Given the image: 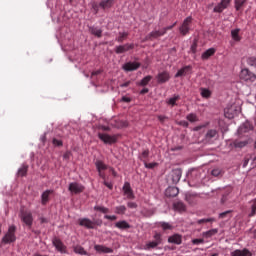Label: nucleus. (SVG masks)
Wrapping results in <instances>:
<instances>
[{
    "label": "nucleus",
    "mask_w": 256,
    "mask_h": 256,
    "mask_svg": "<svg viewBox=\"0 0 256 256\" xmlns=\"http://www.w3.org/2000/svg\"><path fill=\"white\" fill-rule=\"evenodd\" d=\"M17 233V226L11 225L8 228V231L3 236L1 240L2 245H11V243H15L17 241V236L15 235Z\"/></svg>",
    "instance_id": "f257e3e1"
},
{
    "label": "nucleus",
    "mask_w": 256,
    "mask_h": 256,
    "mask_svg": "<svg viewBox=\"0 0 256 256\" xmlns=\"http://www.w3.org/2000/svg\"><path fill=\"white\" fill-rule=\"evenodd\" d=\"M240 79L246 83H255L256 75L249 68H244L240 72Z\"/></svg>",
    "instance_id": "f03ea898"
},
{
    "label": "nucleus",
    "mask_w": 256,
    "mask_h": 256,
    "mask_svg": "<svg viewBox=\"0 0 256 256\" xmlns=\"http://www.w3.org/2000/svg\"><path fill=\"white\" fill-rule=\"evenodd\" d=\"M163 243V238L161 237V233H155L154 234V241H150L146 243L144 249L146 251H149L151 249H155L158 245H161Z\"/></svg>",
    "instance_id": "7ed1b4c3"
},
{
    "label": "nucleus",
    "mask_w": 256,
    "mask_h": 256,
    "mask_svg": "<svg viewBox=\"0 0 256 256\" xmlns=\"http://www.w3.org/2000/svg\"><path fill=\"white\" fill-rule=\"evenodd\" d=\"M20 219L23 221L26 227H31L33 226V214L29 211H22L20 214Z\"/></svg>",
    "instance_id": "20e7f679"
},
{
    "label": "nucleus",
    "mask_w": 256,
    "mask_h": 256,
    "mask_svg": "<svg viewBox=\"0 0 256 256\" xmlns=\"http://www.w3.org/2000/svg\"><path fill=\"white\" fill-rule=\"evenodd\" d=\"M191 23H193V18L191 16H188L179 28L181 35L185 36L189 33V31L191 30Z\"/></svg>",
    "instance_id": "39448f33"
},
{
    "label": "nucleus",
    "mask_w": 256,
    "mask_h": 256,
    "mask_svg": "<svg viewBox=\"0 0 256 256\" xmlns=\"http://www.w3.org/2000/svg\"><path fill=\"white\" fill-rule=\"evenodd\" d=\"M98 137L100 141H103L106 145H113V143H117L116 135H109L107 133H98Z\"/></svg>",
    "instance_id": "423d86ee"
},
{
    "label": "nucleus",
    "mask_w": 256,
    "mask_h": 256,
    "mask_svg": "<svg viewBox=\"0 0 256 256\" xmlns=\"http://www.w3.org/2000/svg\"><path fill=\"white\" fill-rule=\"evenodd\" d=\"M69 191L74 194L77 195L79 193H83V191H85V186L77 183V182H72L69 184Z\"/></svg>",
    "instance_id": "0eeeda50"
},
{
    "label": "nucleus",
    "mask_w": 256,
    "mask_h": 256,
    "mask_svg": "<svg viewBox=\"0 0 256 256\" xmlns=\"http://www.w3.org/2000/svg\"><path fill=\"white\" fill-rule=\"evenodd\" d=\"M163 35H165V32H163V29L161 30H154L152 32H150L148 35H146V37L144 38V42L145 41H153V39H159V37H163Z\"/></svg>",
    "instance_id": "6e6552de"
},
{
    "label": "nucleus",
    "mask_w": 256,
    "mask_h": 256,
    "mask_svg": "<svg viewBox=\"0 0 256 256\" xmlns=\"http://www.w3.org/2000/svg\"><path fill=\"white\" fill-rule=\"evenodd\" d=\"M131 49H135V44L127 43L124 45L116 46L115 53H117V55H121V53H127V51H131Z\"/></svg>",
    "instance_id": "1a4fd4ad"
},
{
    "label": "nucleus",
    "mask_w": 256,
    "mask_h": 256,
    "mask_svg": "<svg viewBox=\"0 0 256 256\" xmlns=\"http://www.w3.org/2000/svg\"><path fill=\"white\" fill-rule=\"evenodd\" d=\"M157 83L162 85L163 83H167L171 79V75L167 71L159 72L156 76Z\"/></svg>",
    "instance_id": "9d476101"
},
{
    "label": "nucleus",
    "mask_w": 256,
    "mask_h": 256,
    "mask_svg": "<svg viewBox=\"0 0 256 256\" xmlns=\"http://www.w3.org/2000/svg\"><path fill=\"white\" fill-rule=\"evenodd\" d=\"M95 166H96L97 171L99 173V177H101V179H106L105 173H103V171H106L107 165L105 163H103V161L97 160L95 162Z\"/></svg>",
    "instance_id": "9b49d317"
},
{
    "label": "nucleus",
    "mask_w": 256,
    "mask_h": 256,
    "mask_svg": "<svg viewBox=\"0 0 256 256\" xmlns=\"http://www.w3.org/2000/svg\"><path fill=\"white\" fill-rule=\"evenodd\" d=\"M78 221L80 227H85L86 229H95V222L89 218H80Z\"/></svg>",
    "instance_id": "f8f14e48"
},
{
    "label": "nucleus",
    "mask_w": 256,
    "mask_h": 256,
    "mask_svg": "<svg viewBox=\"0 0 256 256\" xmlns=\"http://www.w3.org/2000/svg\"><path fill=\"white\" fill-rule=\"evenodd\" d=\"M52 243H53L54 247H56L57 251H59V253H67V246H65V244H63L61 239L54 238Z\"/></svg>",
    "instance_id": "ddd939ff"
},
{
    "label": "nucleus",
    "mask_w": 256,
    "mask_h": 256,
    "mask_svg": "<svg viewBox=\"0 0 256 256\" xmlns=\"http://www.w3.org/2000/svg\"><path fill=\"white\" fill-rule=\"evenodd\" d=\"M94 250L97 253H103V254H109V253H113V248H109L105 245H101V244H96L94 245Z\"/></svg>",
    "instance_id": "4468645a"
},
{
    "label": "nucleus",
    "mask_w": 256,
    "mask_h": 256,
    "mask_svg": "<svg viewBox=\"0 0 256 256\" xmlns=\"http://www.w3.org/2000/svg\"><path fill=\"white\" fill-rule=\"evenodd\" d=\"M123 191L127 199H135V194H133V189H131V184L129 182L124 183Z\"/></svg>",
    "instance_id": "2eb2a0df"
},
{
    "label": "nucleus",
    "mask_w": 256,
    "mask_h": 256,
    "mask_svg": "<svg viewBox=\"0 0 256 256\" xmlns=\"http://www.w3.org/2000/svg\"><path fill=\"white\" fill-rule=\"evenodd\" d=\"M141 67L139 62H127L123 65L124 71H137Z\"/></svg>",
    "instance_id": "dca6fc26"
},
{
    "label": "nucleus",
    "mask_w": 256,
    "mask_h": 256,
    "mask_svg": "<svg viewBox=\"0 0 256 256\" xmlns=\"http://www.w3.org/2000/svg\"><path fill=\"white\" fill-rule=\"evenodd\" d=\"M191 71H193V66L191 65L184 66L183 68L178 70V72L175 74V77H185V75H189Z\"/></svg>",
    "instance_id": "f3484780"
},
{
    "label": "nucleus",
    "mask_w": 256,
    "mask_h": 256,
    "mask_svg": "<svg viewBox=\"0 0 256 256\" xmlns=\"http://www.w3.org/2000/svg\"><path fill=\"white\" fill-rule=\"evenodd\" d=\"M156 227H159L160 229H162V231H173V224L169 222H156Z\"/></svg>",
    "instance_id": "a211bd4d"
},
{
    "label": "nucleus",
    "mask_w": 256,
    "mask_h": 256,
    "mask_svg": "<svg viewBox=\"0 0 256 256\" xmlns=\"http://www.w3.org/2000/svg\"><path fill=\"white\" fill-rule=\"evenodd\" d=\"M231 256H253V253L249 249L244 248L243 250L237 249L231 252Z\"/></svg>",
    "instance_id": "6ab92c4d"
},
{
    "label": "nucleus",
    "mask_w": 256,
    "mask_h": 256,
    "mask_svg": "<svg viewBox=\"0 0 256 256\" xmlns=\"http://www.w3.org/2000/svg\"><path fill=\"white\" fill-rule=\"evenodd\" d=\"M115 5V0H102L99 3V7H101V9H103L104 11L106 9H111V7H113Z\"/></svg>",
    "instance_id": "aec40b11"
},
{
    "label": "nucleus",
    "mask_w": 256,
    "mask_h": 256,
    "mask_svg": "<svg viewBox=\"0 0 256 256\" xmlns=\"http://www.w3.org/2000/svg\"><path fill=\"white\" fill-rule=\"evenodd\" d=\"M166 197H177L179 195V188L168 187L165 191Z\"/></svg>",
    "instance_id": "412c9836"
},
{
    "label": "nucleus",
    "mask_w": 256,
    "mask_h": 256,
    "mask_svg": "<svg viewBox=\"0 0 256 256\" xmlns=\"http://www.w3.org/2000/svg\"><path fill=\"white\" fill-rule=\"evenodd\" d=\"M183 242L181 235L174 234L168 238V243H174L175 245H181Z\"/></svg>",
    "instance_id": "4be33fe9"
},
{
    "label": "nucleus",
    "mask_w": 256,
    "mask_h": 256,
    "mask_svg": "<svg viewBox=\"0 0 256 256\" xmlns=\"http://www.w3.org/2000/svg\"><path fill=\"white\" fill-rule=\"evenodd\" d=\"M173 208L175 211H179L180 213L187 211V206L181 201L174 202Z\"/></svg>",
    "instance_id": "5701e85b"
},
{
    "label": "nucleus",
    "mask_w": 256,
    "mask_h": 256,
    "mask_svg": "<svg viewBox=\"0 0 256 256\" xmlns=\"http://www.w3.org/2000/svg\"><path fill=\"white\" fill-rule=\"evenodd\" d=\"M50 195H53V190H46L42 193V195H41L42 205H45L46 203H49Z\"/></svg>",
    "instance_id": "b1692460"
},
{
    "label": "nucleus",
    "mask_w": 256,
    "mask_h": 256,
    "mask_svg": "<svg viewBox=\"0 0 256 256\" xmlns=\"http://www.w3.org/2000/svg\"><path fill=\"white\" fill-rule=\"evenodd\" d=\"M239 33H241V29H239V28L231 30V38L236 43H239V41H241V39H242V37H241V35Z\"/></svg>",
    "instance_id": "393cba45"
},
{
    "label": "nucleus",
    "mask_w": 256,
    "mask_h": 256,
    "mask_svg": "<svg viewBox=\"0 0 256 256\" xmlns=\"http://www.w3.org/2000/svg\"><path fill=\"white\" fill-rule=\"evenodd\" d=\"M89 31L91 33V35H94L95 37L101 38L103 36V30L97 28V27H90Z\"/></svg>",
    "instance_id": "a878e982"
},
{
    "label": "nucleus",
    "mask_w": 256,
    "mask_h": 256,
    "mask_svg": "<svg viewBox=\"0 0 256 256\" xmlns=\"http://www.w3.org/2000/svg\"><path fill=\"white\" fill-rule=\"evenodd\" d=\"M217 233H219V230L217 228L208 230L206 232L202 233V237H205V239H209L211 237H213L214 235H217Z\"/></svg>",
    "instance_id": "bb28decb"
},
{
    "label": "nucleus",
    "mask_w": 256,
    "mask_h": 256,
    "mask_svg": "<svg viewBox=\"0 0 256 256\" xmlns=\"http://www.w3.org/2000/svg\"><path fill=\"white\" fill-rule=\"evenodd\" d=\"M115 227H117V229H131V225L125 220L116 222Z\"/></svg>",
    "instance_id": "cd10ccee"
},
{
    "label": "nucleus",
    "mask_w": 256,
    "mask_h": 256,
    "mask_svg": "<svg viewBox=\"0 0 256 256\" xmlns=\"http://www.w3.org/2000/svg\"><path fill=\"white\" fill-rule=\"evenodd\" d=\"M215 48H210L208 50H206L203 54H202V59L207 60L209 59V57H213V55H215Z\"/></svg>",
    "instance_id": "c85d7f7f"
},
{
    "label": "nucleus",
    "mask_w": 256,
    "mask_h": 256,
    "mask_svg": "<svg viewBox=\"0 0 256 256\" xmlns=\"http://www.w3.org/2000/svg\"><path fill=\"white\" fill-rule=\"evenodd\" d=\"M179 99H181V96L174 95L172 98L168 99L166 101V103H167V105H170L171 107H175V105H177V101H179Z\"/></svg>",
    "instance_id": "c756f323"
},
{
    "label": "nucleus",
    "mask_w": 256,
    "mask_h": 256,
    "mask_svg": "<svg viewBox=\"0 0 256 256\" xmlns=\"http://www.w3.org/2000/svg\"><path fill=\"white\" fill-rule=\"evenodd\" d=\"M151 79H153V76H145L140 82L137 83V85H139L140 87H146V85H149Z\"/></svg>",
    "instance_id": "7c9ffc66"
},
{
    "label": "nucleus",
    "mask_w": 256,
    "mask_h": 256,
    "mask_svg": "<svg viewBox=\"0 0 256 256\" xmlns=\"http://www.w3.org/2000/svg\"><path fill=\"white\" fill-rule=\"evenodd\" d=\"M29 169V166L22 165L21 168L18 170V177H25L27 175V171Z\"/></svg>",
    "instance_id": "2f4dec72"
},
{
    "label": "nucleus",
    "mask_w": 256,
    "mask_h": 256,
    "mask_svg": "<svg viewBox=\"0 0 256 256\" xmlns=\"http://www.w3.org/2000/svg\"><path fill=\"white\" fill-rule=\"evenodd\" d=\"M187 121L190 123H197L199 121V118L197 117V114L195 113H190L186 116Z\"/></svg>",
    "instance_id": "473e14b6"
},
{
    "label": "nucleus",
    "mask_w": 256,
    "mask_h": 256,
    "mask_svg": "<svg viewBox=\"0 0 256 256\" xmlns=\"http://www.w3.org/2000/svg\"><path fill=\"white\" fill-rule=\"evenodd\" d=\"M74 253H77L78 255H89V253L85 251V248L82 246L74 247Z\"/></svg>",
    "instance_id": "72a5a7b5"
},
{
    "label": "nucleus",
    "mask_w": 256,
    "mask_h": 256,
    "mask_svg": "<svg viewBox=\"0 0 256 256\" xmlns=\"http://www.w3.org/2000/svg\"><path fill=\"white\" fill-rule=\"evenodd\" d=\"M127 37H129V33H127V32H119V36L116 38V41L118 43H123V41L125 39H127Z\"/></svg>",
    "instance_id": "f704fd0d"
},
{
    "label": "nucleus",
    "mask_w": 256,
    "mask_h": 256,
    "mask_svg": "<svg viewBox=\"0 0 256 256\" xmlns=\"http://www.w3.org/2000/svg\"><path fill=\"white\" fill-rule=\"evenodd\" d=\"M126 211H127V207H125V205L117 206L115 208V213L117 215H125Z\"/></svg>",
    "instance_id": "c9c22d12"
},
{
    "label": "nucleus",
    "mask_w": 256,
    "mask_h": 256,
    "mask_svg": "<svg viewBox=\"0 0 256 256\" xmlns=\"http://www.w3.org/2000/svg\"><path fill=\"white\" fill-rule=\"evenodd\" d=\"M201 97H203L204 99H209V97H211V90L207 89V88H201Z\"/></svg>",
    "instance_id": "e433bc0d"
},
{
    "label": "nucleus",
    "mask_w": 256,
    "mask_h": 256,
    "mask_svg": "<svg viewBox=\"0 0 256 256\" xmlns=\"http://www.w3.org/2000/svg\"><path fill=\"white\" fill-rule=\"evenodd\" d=\"M256 215V198L251 201V213L248 215V217H255Z\"/></svg>",
    "instance_id": "4c0bfd02"
},
{
    "label": "nucleus",
    "mask_w": 256,
    "mask_h": 256,
    "mask_svg": "<svg viewBox=\"0 0 256 256\" xmlns=\"http://www.w3.org/2000/svg\"><path fill=\"white\" fill-rule=\"evenodd\" d=\"M231 213H233V211H231V210L222 212V213L219 214V219H226V217L228 219H231Z\"/></svg>",
    "instance_id": "58836bf2"
},
{
    "label": "nucleus",
    "mask_w": 256,
    "mask_h": 256,
    "mask_svg": "<svg viewBox=\"0 0 256 256\" xmlns=\"http://www.w3.org/2000/svg\"><path fill=\"white\" fill-rule=\"evenodd\" d=\"M173 181L179 182L181 180V170H174Z\"/></svg>",
    "instance_id": "ea45409f"
},
{
    "label": "nucleus",
    "mask_w": 256,
    "mask_h": 256,
    "mask_svg": "<svg viewBox=\"0 0 256 256\" xmlns=\"http://www.w3.org/2000/svg\"><path fill=\"white\" fill-rule=\"evenodd\" d=\"M217 137V130H209L206 134L207 139H215Z\"/></svg>",
    "instance_id": "a19ab883"
},
{
    "label": "nucleus",
    "mask_w": 256,
    "mask_h": 256,
    "mask_svg": "<svg viewBox=\"0 0 256 256\" xmlns=\"http://www.w3.org/2000/svg\"><path fill=\"white\" fill-rule=\"evenodd\" d=\"M247 64L250 65V67H256V56L248 57Z\"/></svg>",
    "instance_id": "79ce46f5"
},
{
    "label": "nucleus",
    "mask_w": 256,
    "mask_h": 256,
    "mask_svg": "<svg viewBox=\"0 0 256 256\" xmlns=\"http://www.w3.org/2000/svg\"><path fill=\"white\" fill-rule=\"evenodd\" d=\"M247 143V141H235L234 146L238 149H243V147H246Z\"/></svg>",
    "instance_id": "37998d69"
},
{
    "label": "nucleus",
    "mask_w": 256,
    "mask_h": 256,
    "mask_svg": "<svg viewBox=\"0 0 256 256\" xmlns=\"http://www.w3.org/2000/svg\"><path fill=\"white\" fill-rule=\"evenodd\" d=\"M245 4V0H235V9L236 11H239Z\"/></svg>",
    "instance_id": "c03bdc74"
},
{
    "label": "nucleus",
    "mask_w": 256,
    "mask_h": 256,
    "mask_svg": "<svg viewBox=\"0 0 256 256\" xmlns=\"http://www.w3.org/2000/svg\"><path fill=\"white\" fill-rule=\"evenodd\" d=\"M94 211H100V213H109V208L103 206H95Z\"/></svg>",
    "instance_id": "a18cd8bd"
},
{
    "label": "nucleus",
    "mask_w": 256,
    "mask_h": 256,
    "mask_svg": "<svg viewBox=\"0 0 256 256\" xmlns=\"http://www.w3.org/2000/svg\"><path fill=\"white\" fill-rule=\"evenodd\" d=\"M203 243H205V239L203 238L192 239V245H203Z\"/></svg>",
    "instance_id": "49530a36"
},
{
    "label": "nucleus",
    "mask_w": 256,
    "mask_h": 256,
    "mask_svg": "<svg viewBox=\"0 0 256 256\" xmlns=\"http://www.w3.org/2000/svg\"><path fill=\"white\" fill-rule=\"evenodd\" d=\"M52 143H53L54 147H63V141H61L57 138H53Z\"/></svg>",
    "instance_id": "de8ad7c7"
},
{
    "label": "nucleus",
    "mask_w": 256,
    "mask_h": 256,
    "mask_svg": "<svg viewBox=\"0 0 256 256\" xmlns=\"http://www.w3.org/2000/svg\"><path fill=\"white\" fill-rule=\"evenodd\" d=\"M149 157V150L147 149V150H144L142 153H141V155H140V159L142 160V161H144V163H145V160L147 159Z\"/></svg>",
    "instance_id": "09e8293b"
},
{
    "label": "nucleus",
    "mask_w": 256,
    "mask_h": 256,
    "mask_svg": "<svg viewBox=\"0 0 256 256\" xmlns=\"http://www.w3.org/2000/svg\"><path fill=\"white\" fill-rule=\"evenodd\" d=\"M223 11H225V8L220 3L214 7V13H223Z\"/></svg>",
    "instance_id": "8fccbe9b"
},
{
    "label": "nucleus",
    "mask_w": 256,
    "mask_h": 256,
    "mask_svg": "<svg viewBox=\"0 0 256 256\" xmlns=\"http://www.w3.org/2000/svg\"><path fill=\"white\" fill-rule=\"evenodd\" d=\"M213 218H204L197 221L198 225H203V223H211Z\"/></svg>",
    "instance_id": "3c124183"
},
{
    "label": "nucleus",
    "mask_w": 256,
    "mask_h": 256,
    "mask_svg": "<svg viewBox=\"0 0 256 256\" xmlns=\"http://www.w3.org/2000/svg\"><path fill=\"white\" fill-rule=\"evenodd\" d=\"M229 3H231V0H221L220 5L223 9H227V7H229Z\"/></svg>",
    "instance_id": "603ef678"
},
{
    "label": "nucleus",
    "mask_w": 256,
    "mask_h": 256,
    "mask_svg": "<svg viewBox=\"0 0 256 256\" xmlns=\"http://www.w3.org/2000/svg\"><path fill=\"white\" fill-rule=\"evenodd\" d=\"M144 165H145L146 169H155V167H157V163H155V162H153V163L144 162Z\"/></svg>",
    "instance_id": "864d4df0"
},
{
    "label": "nucleus",
    "mask_w": 256,
    "mask_h": 256,
    "mask_svg": "<svg viewBox=\"0 0 256 256\" xmlns=\"http://www.w3.org/2000/svg\"><path fill=\"white\" fill-rule=\"evenodd\" d=\"M175 25H177V22H175V23H174L173 25H171V26L162 28V31H163L164 35H166L168 31H171V29H173V27H175Z\"/></svg>",
    "instance_id": "5fc2aeb1"
},
{
    "label": "nucleus",
    "mask_w": 256,
    "mask_h": 256,
    "mask_svg": "<svg viewBox=\"0 0 256 256\" xmlns=\"http://www.w3.org/2000/svg\"><path fill=\"white\" fill-rule=\"evenodd\" d=\"M211 173H212L213 177H219L221 175V169L215 168L212 170Z\"/></svg>",
    "instance_id": "6e6d98bb"
},
{
    "label": "nucleus",
    "mask_w": 256,
    "mask_h": 256,
    "mask_svg": "<svg viewBox=\"0 0 256 256\" xmlns=\"http://www.w3.org/2000/svg\"><path fill=\"white\" fill-rule=\"evenodd\" d=\"M190 49L192 53H197V40H194Z\"/></svg>",
    "instance_id": "4d7b16f0"
},
{
    "label": "nucleus",
    "mask_w": 256,
    "mask_h": 256,
    "mask_svg": "<svg viewBox=\"0 0 256 256\" xmlns=\"http://www.w3.org/2000/svg\"><path fill=\"white\" fill-rule=\"evenodd\" d=\"M244 127H245L244 133H247V131L253 130V126H251V124H249V123H245Z\"/></svg>",
    "instance_id": "13d9d810"
},
{
    "label": "nucleus",
    "mask_w": 256,
    "mask_h": 256,
    "mask_svg": "<svg viewBox=\"0 0 256 256\" xmlns=\"http://www.w3.org/2000/svg\"><path fill=\"white\" fill-rule=\"evenodd\" d=\"M104 219H108L109 221H117V216L115 215H105Z\"/></svg>",
    "instance_id": "bf43d9fd"
},
{
    "label": "nucleus",
    "mask_w": 256,
    "mask_h": 256,
    "mask_svg": "<svg viewBox=\"0 0 256 256\" xmlns=\"http://www.w3.org/2000/svg\"><path fill=\"white\" fill-rule=\"evenodd\" d=\"M167 119H169V117L167 116H163V115H158V120L160 121V123H165V121H167Z\"/></svg>",
    "instance_id": "052dcab7"
},
{
    "label": "nucleus",
    "mask_w": 256,
    "mask_h": 256,
    "mask_svg": "<svg viewBox=\"0 0 256 256\" xmlns=\"http://www.w3.org/2000/svg\"><path fill=\"white\" fill-rule=\"evenodd\" d=\"M127 207H129V209H137V203H135V202H128L127 203Z\"/></svg>",
    "instance_id": "680f3d73"
},
{
    "label": "nucleus",
    "mask_w": 256,
    "mask_h": 256,
    "mask_svg": "<svg viewBox=\"0 0 256 256\" xmlns=\"http://www.w3.org/2000/svg\"><path fill=\"white\" fill-rule=\"evenodd\" d=\"M103 183L105 185V187H108V189H113V183L111 182H106L105 179H103Z\"/></svg>",
    "instance_id": "e2e57ef3"
},
{
    "label": "nucleus",
    "mask_w": 256,
    "mask_h": 256,
    "mask_svg": "<svg viewBox=\"0 0 256 256\" xmlns=\"http://www.w3.org/2000/svg\"><path fill=\"white\" fill-rule=\"evenodd\" d=\"M122 101H123L124 103H131V98H129V97H127V96H124V97H122Z\"/></svg>",
    "instance_id": "0e129e2a"
},
{
    "label": "nucleus",
    "mask_w": 256,
    "mask_h": 256,
    "mask_svg": "<svg viewBox=\"0 0 256 256\" xmlns=\"http://www.w3.org/2000/svg\"><path fill=\"white\" fill-rule=\"evenodd\" d=\"M149 93V88H143L141 91H140V95H145Z\"/></svg>",
    "instance_id": "69168bd1"
},
{
    "label": "nucleus",
    "mask_w": 256,
    "mask_h": 256,
    "mask_svg": "<svg viewBox=\"0 0 256 256\" xmlns=\"http://www.w3.org/2000/svg\"><path fill=\"white\" fill-rule=\"evenodd\" d=\"M130 85H131V81H127V82L121 84L120 87L125 88V87H129Z\"/></svg>",
    "instance_id": "338daca9"
},
{
    "label": "nucleus",
    "mask_w": 256,
    "mask_h": 256,
    "mask_svg": "<svg viewBox=\"0 0 256 256\" xmlns=\"http://www.w3.org/2000/svg\"><path fill=\"white\" fill-rule=\"evenodd\" d=\"M92 7H93L95 13H99V5L94 4Z\"/></svg>",
    "instance_id": "774afa93"
}]
</instances>
